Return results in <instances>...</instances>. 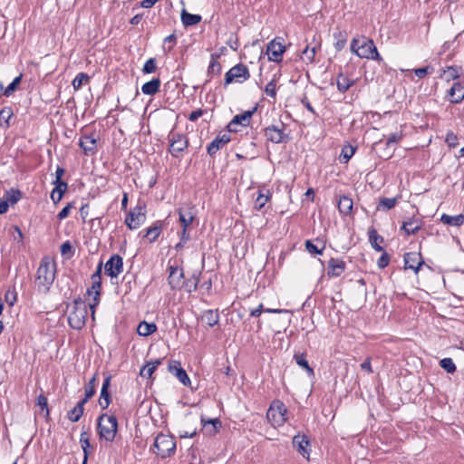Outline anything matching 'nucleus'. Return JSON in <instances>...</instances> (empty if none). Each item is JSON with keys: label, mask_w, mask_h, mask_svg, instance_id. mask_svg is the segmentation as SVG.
<instances>
[{"label": "nucleus", "mask_w": 464, "mask_h": 464, "mask_svg": "<svg viewBox=\"0 0 464 464\" xmlns=\"http://www.w3.org/2000/svg\"><path fill=\"white\" fill-rule=\"evenodd\" d=\"M56 273V265L50 257L42 258L36 273L35 284L39 292L46 294L53 285Z\"/></svg>", "instance_id": "1"}, {"label": "nucleus", "mask_w": 464, "mask_h": 464, "mask_svg": "<svg viewBox=\"0 0 464 464\" xmlns=\"http://www.w3.org/2000/svg\"><path fill=\"white\" fill-rule=\"evenodd\" d=\"M351 50L360 58L382 61V57L378 53L374 42L371 39H353L351 43Z\"/></svg>", "instance_id": "2"}, {"label": "nucleus", "mask_w": 464, "mask_h": 464, "mask_svg": "<svg viewBox=\"0 0 464 464\" xmlns=\"http://www.w3.org/2000/svg\"><path fill=\"white\" fill-rule=\"evenodd\" d=\"M87 314V305L85 302L81 297L76 298L69 312V325L72 329L81 330L85 325Z\"/></svg>", "instance_id": "3"}, {"label": "nucleus", "mask_w": 464, "mask_h": 464, "mask_svg": "<svg viewBox=\"0 0 464 464\" xmlns=\"http://www.w3.org/2000/svg\"><path fill=\"white\" fill-rule=\"evenodd\" d=\"M98 433L106 441H113L118 431V420L113 415L102 414L98 418Z\"/></svg>", "instance_id": "4"}, {"label": "nucleus", "mask_w": 464, "mask_h": 464, "mask_svg": "<svg viewBox=\"0 0 464 464\" xmlns=\"http://www.w3.org/2000/svg\"><path fill=\"white\" fill-rule=\"evenodd\" d=\"M153 452L161 459L169 458L174 455L176 451L175 438L169 434L159 433L153 443Z\"/></svg>", "instance_id": "5"}, {"label": "nucleus", "mask_w": 464, "mask_h": 464, "mask_svg": "<svg viewBox=\"0 0 464 464\" xmlns=\"http://www.w3.org/2000/svg\"><path fill=\"white\" fill-rule=\"evenodd\" d=\"M287 410L281 401H274L270 405L266 418L274 427H280L286 421Z\"/></svg>", "instance_id": "6"}, {"label": "nucleus", "mask_w": 464, "mask_h": 464, "mask_svg": "<svg viewBox=\"0 0 464 464\" xmlns=\"http://www.w3.org/2000/svg\"><path fill=\"white\" fill-rule=\"evenodd\" d=\"M168 140L169 142V152L172 157L179 158L188 146L186 135L170 131Z\"/></svg>", "instance_id": "7"}, {"label": "nucleus", "mask_w": 464, "mask_h": 464, "mask_svg": "<svg viewBox=\"0 0 464 464\" xmlns=\"http://www.w3.org/2000/svg\"><path fill=\"white\" fill-rule=\"evenodd\" d=\"M249 78L250 72L248 68L243 63H238L226 72L224 85L227 86L233 82L242 83L247 81Z\"/></svg>", "instance_id": "8"}, {"label": "nucleus", "mask_w": 464, "mask_h": 464, "mask_svg": "<svg viewBox=\"0 0 464 464\" xmlns=\"http://www.w3.org/2000/svg\"><path fill=\"white\" fill-rule=\"evenodd\" d=\"M146 220V207L145 205H138L131 209L125 218L126 226L130 229L139 228Z\"/></svg>", "instance_id": "9"}, {"label": "nucleus", "mask_w": 464, "mask_h": 464, "mask_svg": "<svg viewBox=\"0 0 464 464\" xmlns=\"http://www.w3.org/2000/svg\"><path fill=\"white\" fill-rule=\"evenodd\" d=\"M306 42L307 44L302 51L301 58L304 62L311 63L314 61V56L317 51L321 49V36L317 34H313L311 41H308V38H306Z\"/></svg>", "instance_id": "10"}, {"label": "nucleus", "mask_w": 464, "mask_h": 464, "mask_svg": "<svg viewBox=\"0 0 464 464\" xmlns=\"http://www.w3.org/2000/svg\"><path fill=\"white\" fill-rule=\"evenodd\" d=\"M123 271V259L118 255H112L104 265V273L111 279L116 278Z\"/></svg>", "instance_id": "11"}, {"label": "nucleus", "mask_w": 464, "mask_h": 464, "mask_svg": "<svg viewBox=\"0 0 464 464\" xmlns=\"http://www.w3.org/2000/svg\"><path fill=\"white\" fill-rule=\"evenodd\" d=\"M256 111V108H254L253 110L246 111L241 114L235 115L231 121L227 124L228 131L237 132V125H241L243 127L248 126L250 124L251 118Z\"/></svg>", "instance_id": "12"}, {"label": "nucleus", "mask_w": 464, "mask_h": 464, "mask_svg": "<svg viewBox=\"0 0 464 464\" xmlns=\"http://www.w3.org/2000/svg\"><path fill=\"white\" fill-rule=\"evenodd\" d=\"M278 38L272 40L266 46V53L269 61L275 63H280L282 61V55L285 52V46L281 41H277Z\"/></svg>", "instance_id": "13"}, {"label": "nucleus", "mask_w": 464, "mask_h": 464, "mask_svg": "<svg viewBox=\"0 0 464 464\" xmlns=\"http://www.w3.org/2000/svg\"><path fill=\"white\" fill-rule=\"evenodd\" d=\"M265 136L267 140L273 143H283L289 140V136L285 133L284 128H279L276 125H271L265 130Z\"/></svg>", "instance_id": "14"}, {"label": "nucleus", "mask_w": 464, "mask_h": 464, "mask_svg": "<svg viewBox=\"0 0 464 464\" xmlns=\"http://www.w3.org/2000/svg\"><path fill=\"white\" fill-rule=\"evenodd\" d=\"M423 264L420 253L410 252L404 255V269H412L417 274Z\"/></svg>", "instance_id": "15"}, {"label": "nucleus", "mask_w": 464, "mask_h": 464, "mask_svg": "<svg viewBox=\"0 0 464 464\" xmlns=\"http://www.w3.org/2000/svg\"><path fill=\"white\" fill-rule=\"evenodd\" d=\"M169 285L171 289H181L184 278L183 269L179 266H169Z\"/></svg>", "instance_id": "16"}, {"label": "nucleus", "mask_w": 464, "mask_h": 464, "mask_svg": "<svg viewBox=\"0 0 464 464\" xmlns=\"http://www.w3.org/2000/svg\"><path fill=\"white\" fill-rule=\"evenodd\" d=\"M230 135L227 133H224L222 135H218L207 147V152L210 157H214L216 153L223 149L229 141Z\"/></svg>", "instance_id": "17"}, {"label": "nucleus", "mask_w": 464, "mask_h": 464, "mask_svg": "<svg viewBox=\"0 0 464 464\" xmlns=\"http://www.w3.org/2000/svg\"><path fill=\"white\" fill-rule=\"evenodd\" d=\"M293 447L306 459L310 457V442L305 435L296 434L293 438Z\"/></svg>", "instance_id": "18"}, {"label": "nucleus", "mask_w": 464, "mask_h": 464, "mask_svg": "<svg viewBox=\"0 0 464 464\" xmlns=\"http://www.w3.org/2000/svg\"><path fill=\"white\" fill-rule=\"evenodd\" d=\"M168 370L170 373L174 374L179 381L185 386L190 385V379L186 371L180 366L178 361H172L169 363Z\"/></svg>", "instance_id": "19"}, {"label": "nucleus", "mask_w": 464, "mask_h": 464, "mask_svg": "<svg viewBox=\"0 0 464 464\" xmlns=\"http://www.w3.org/2000/svg\"><path fill=\"white\" fill-rule=\"evenodd\" d=\"M162 229V221L157 220L152 224L151 227L140 231V235H142V237L147 238L150 243H153L159 238Z\"/></svg>", "instance_id": "20"}, {"label": "nucleus", "mask_w": 464, "mask_h": 464, "mask_svg": "<svg viewBox=\"0 0 464 464\" xmlns=\"http://www.w3.org/2000/svg\"><path fill=\"white\" fill-rule=\"evenodd\" d=\"M346 264L343 260L332 257L328 261L327 275L330 277H338L344 272Z\"/></svg>", "instance_id": "21"}, {"label": "nucleus", "mask_w": 464, "mask_h": 464, "mask_svg": "<svg viewBox=\"0 0 464 464\" xmlns=\"http://www.w3.org/2000/svg\"><path fill=\"white\" fill-rule=\"evenodd\" d=\"M102 281L92 282V286L87 289V295H93V303L90 304L92 315L94 316L95 307L99 304L101 300Z\"/></svg>", "instance_id": "22"}, {"label": "nucleus", "mask_w": 464, "mask_h": 464, "mask_svg": "<svg viewBox=\"0 0 464 464\" xmlns=\"http://www.w3.org/2000/svg\"><path fill=\"white\" fill-rule=\"evenodd\" d=\"M97 140L91 135H83L79 140V146L82 149L84 154L93 155L96 152Z\"/></svg>", "instance_id": "23"}, {"label": "nucleus", "mask_w": 464, "mask_h": 464, "mask_svg": "<svg viewBox=\"0 0 464 464\" xmlns=\"http://www.w3.org/2000/svg\"><path fill=\"white\" fill-rule=\"evenodd\" d=\"M111 375H108L106 376V378L104 379L103 381V383H102V390H101V394H100V398H99V404L100 406L102 407V409H107L111 403V395L109 393V387H110V384H111Z\"/></svg>", "instance_id": "24"}, {"label": "nucleus", "mask_w": 464, "mask_h": 464, "mask_svg": "<svg viewBox=\"0 0 464 464\" xmlns=\"http://www.w3.org/2000/svg\"><path fill=\"white\" fill-rule=\"evenodd\" d=\"M450 101L459 103L464 100V86L460 82H455L448 92Z\"/></svg>", "instance_id": "25"}, {"label": "nucleus", "mask_w": 464, "mask_h": 464, "mask_svg": "<svg viewBox=\"0 0 464 464\" xmlns=\"http://www.w3.org/2000/svg\"><path fill=\"white\" fill-rule=\"evenodd\" d=\"M201 423H202L203 429L205 430V433L209 436L215 435L221 428V421L218 418L206 420L202 416Z\"/></svg>", "instance_id": "26"}, {"label": "nucleus", "mask_w": 464, "mask_h": 464, "mask_svg": "<svg viewBox=\"0 0 464 464\" xmlns=\"http://www.w3.org/2000/svg\"><path fill=\"white\" fill-rule=\"evenodd\" d=\"M368 235H369V241H370L372 248L377 252L383 251L384 249L381 246V244L383 243L384 239L382 236H380L377 233L376 229L373 227H371L368 231Z\"/></svg>", "instance_id": "27"}, {"label": "nucleus", "mask_w": 464, "mask_h": 464, "mask_svg": "<svg viewBox=\"0 0 464 464\" xmlns=\"http://www.w3.org/2000/svg\"><path fill=\"white\" fill-rule=\"evenodd\" d=\"M180 17L182 24L186 27L196 25L199 24L202 19L201 15L189 14L186 9H182Z\"/></svg>", "instance_id": "28"}, {"label": "nucleus", "mask_w": 464, "mask_h": 464, "mask_svg": "<svg viewBox=\"0 0 464 464\" xmlns=\"http://www.w3.org/2000/svg\"><path fill=\"white\" fill-rule=\"evenodd\" d=\"M160 80L154 78L141 86V92L146 95H154L160 91Z\"/></svg>", "instance_id": "29"}, {"label": "nucleus", "mask_w": 464, "mask_h": 464, "mask_svg": "<svg viewBox=\"0 0 464 464\" xmlns=\"http://www.w3.org/2000/svg\"><path fill=\"white\" fill-rule=\"evenodd\" d=\"M178 212L179 222L181 223L182 227H188L195 218V216L192 213L191 208H179Z\"/></svg>", "instance_id": "30"}, {"label": "nucleus", "mask_w": 464, "mask_h": 464, "mask_svg": "<svg viewBox=\"0 0 464 464\" xmlns=\"http://www.w3.org/2000/svg\"><path fill=\"white\" fill-rule=\"evenodd\" d=\"M201 320L209 327H213L219 322L218 312L214 310H207L203 313Z\"/></svg>", "instance_id": "31"}, {"label": "nucleus", "mask_w": 464, "mask_h": 464, "mask_svg": "<svg viewBox=\"0 0 464 464\" xmlns=\"http://www.w3.org/2000/svg\"><path fill=\"white\" fill-rule=\"evenodd\" d=\"M353 199L347 196L340 197L338 200V209L340 213L343 215H350L353 209Z\"/></svg>", "instance_id": "32"}, {"label": "nucleus", "mask_w": 464, "mask_h": 464, "mask_svg": "<svg viewBox=\"0 0 464 464\" xmlns=\"http://www.w3.org/2000/svg\"><path fill=\"white\" fill-rule=\"evenodd\" d=\"M157 331V325L154 323L142 321L137 327V333L140 336H149Z\"/></svg>", "instance_id": "33"}, {"label": "nucleus", "mask_w": 464, "mask_h": 464, "mask_svg": "<svg viewBox=\"0 0 464 464\" xmlns=\"http://www.w3.org/2000/svg\"><path fill=\"white\" fill-rule=\"evenodd\" d=\"M337 89L341 92H345L349 90L350 87H352L355 81L350 79L347 75L343 74V72H340L337 76Z\"/></svg>", "instance_id": "34"}, {"label": "nucleus", "mask_w": 464, "mask_h": 464, "mask_svg": "<svg viewBox=\"0 0 464 464\" xmlns=\"http://www.w3.org/2000/svg\"><path fill=\"white\" fill-rule=\"evenodd\" d=\"M440 220L446 225L459 227L464 223V215L459 214L457 216H450L443 214L440 218Z\"/></svg>", "instance_id": "35"}, {"label": "nucleus", "mask_w": 464, "mask_h": 464, "mask_svg": "<svg viewBox=\"0 0 464 464\" xmlns=\"http://www.w3.org/2000/svg\"><path fill=\"white\" fill-rule=\"evenodd\" d=\"M420 228V222L416 219H411L402 223L401 230L404 231L407 236L414 235Z\"/></svg>", "instance_id": "36"}, {"label": "nucleus", "mask_w": 464, "mask_h": 464, "mask_svg": "<svg viewBox=\"0 0 464 464\" xmlns=\"http://www.w3.org/2000/svg\"><path fill=\"white\" fill-rule=\"evenodd\" d=\"M84 405V403H82V401H79L75 407L68 411V419L72 422L78 421L83 414Z\"/></svg>", "instance_id": "37"}, {"label": "nucleus", "mask_w": 464, "mask_h": 464, "mask_svg": "<svg viewBox=\"0 0 464 464\" xmlns=\"http://www.w3.org/2000/svg\"><path fill=\"white\" fill-rule=\"evenodd\" d=\"M294 358L295 360V362L302 368H304L309 376H314V372L312 367H310L308 361L306 360V357L304 353H295L294 355Z\"/></svg>", "instance_id": "38"}, {"label": "nucleus", "mask_w": 464, "mask_h": 464, "mask_svg": "<svg viewBox=\"0 0 464 464\" xmlns=\"http://www.w3.org/2000/svg\"><path fill=\"white\" fill-rule=\"evenodd\" d=\"M199 276L196 274H193L191 277L183 281L182 288H184L186 292L191 293L197 290Z\"/></svg>", "instance_id": "39"}, {"label": "nucleus", "mask_w": 464, "mask_h": 464, "mask_svg": "<svg viewBox=\"0 0 464 464\" xmlns=\"http://www.w3.org/2000/svg\"><path fill=\"white\" fill-rule=\"evenodd\" d=\"M461 67L459 66H449L443 70V74L447 82L456 80L459 78Z\"/></svg>", "instance_id": "40"}, {"label": "nucleus", "mask_w": 464, "mask_h": 464, "mask_svg": "<svg viewBox=\"0 0 464 464\" xmlns=\"http://www.w3.org/2000/svg\"><path fill=\"white\" fill-rule=\"evenodd\" d=\"M80 443H81V446H82V449L83 454H84L82 464H86L87 459H88V455H89L88 449L91 446L90 445L89 437H88V433L86 431H82L81 433Z\"/></svg>", "instance_id": "41"}, {"label": "nucleus", "mask_w": 464, "mask_h": 464, "mask_svg": "<svg viewBox=\"0 0 464 464\" xmlns=\"http://www.w3.org/2000/svg\"><path fill=\"white\" fill-rule=\"evenodd\" d=\"M218 57H219V55L217 53H212L210 55L211 60H210L209 66L208 68V74H210V73L220 74L222 66L218 62Z\"/></svg>", "instance_id": "42"}, {"label": "nucleus", "mask_w": 464, "mask_h": 464, "mask_svg": "<svg viewBox=\"0 0 464 464\" xmlns=\"http://www.w3.org/2000/svg\"><path fill=\"white\" fill-rule=\"evenodd\" d=\"M356 151V147H353L352 145H346L342 149L341 154H340V160L343 163H347L350 159L354 155Z\"/></svg>", "instance_id": "43"}, {"label": "nucleus", "mask_w": 464, "mask_h": 464, "mask_svg": "<svg viewBox=\"0 0 464 464\" xmlns=\"http://www.w3.org/2000/svg\"><path fill=\"white\" fill-rule=\"evenodd\" d=\"M14 115V112H13V110L11 107L7 106V107H4L1 111H0V125L2 126L3 123L5 124V127H9L10 126V119L13 117Z\"/></svg>", "instance_id": "44"}, {"label": "nucleus", "mask_w": 464, "mask_h": 464, "mask_svg": "<svg viewBox=\"0 0 464 464\" xmlns=\"http://www.w3.org/2000/svg\"><path fill=\"white\" fill-rule=\"evenodd\" d=\"M270 198H271V193H270L269 189H266V194L262 193V191L260 190L258 193V196L256 199V202H255V208L257 210H260L266 204V202L270 199Z\"/></svg>", "instance_id": "45"}, {"label": "nucleus", "mask_w": 464, "mask_h": 464, "mask_svg": "<svg viewBox=\"0 0 464 464\" xmlns=\"http://www.w3.org/2000/svg\"><path fill=\"white\" fill-rule=\"evenodd\" d=\"M334 37L336 40L334 47L337 51H341L346 44L347 34L345 32H338L334 34Z\"/></svg>", "instance_id": "46"}, {"label": "nucleus", "mask_w": 464, "mask_h": 464, "mask_svg": "<svg viewBox=\"0 0 464 464\" xmlns=\"http://www.w3.org/2000/svg\"><path fill=\"white\" fill-rule=\"evenodd\" d=\"M397 198H382L379 201L378 209L390 210L395 207Z\"/></svg>", "instance_id": "47"}, {"label": "nucleus", "mask_w": 464, "mask_h": 464, "mask_svg": "<svg viewBox=\"0 0 464 464\" xmlns=\"http://www.w3.org/2000/svg\"><path fill=\"white\" fill-rule=\"evenodd\" d=\"M53 184L55 185V188L53 189V191L57 194V199L55 201L60 202L63 194L67 190L68 185L64 181H53Z\"/></svg>", "instance_id": "48"}, {"label": "nucleus", "mask_w": 464, "mask_h": 464, "mask_svg": "<svg viewBox=\"0 0 464 464\" xmlns=\"http://www.w3.org/2000/svg\"><path fill=\"white\" fill-rule=\"evenodd\" d=\"M21 197V191L16 188H11L5 192V201H7V203L10 202L11 204H15L20 200Z\"/></svg>", "instance_id": "49"}, {"label": "nucleus", "mask_w": 464, "mask_h": 464, "mask_svg": "<svg viewBox=\"0 0 464 464\" xmlns=\"http://www.w3.org/2000/svg\"><path fill=\"white\" fill-rule=\"evenodd\" d=\"M90 80V76L85 72H79L72 81V86L75 90H79L83 82H87Z\"/></svg>", "instance_id": "50"}, {"label": "nucleus", "mask_w": 464, "mask_h": 464, "mask_svg": "<svg viewBox=\"0 0 464 464\" xmlns=\"http://www.w3.org/2000/svg\"><path fill=\"white\" fill-rule=\"evenodd\" d=\"M440 365L449 373H453L456 372V365L451 358H443L440 360Z\"/></svg>", "instance_id": "51"}, {"label": "nucleus", "mask_w": 464, "mask_h": 464, "mask_svg": "<svg viewBox=\"0 0 464 464\" xmlns=\"http://www.w3.org/2000/svg\"><path fill=\"white\" fill-rule=\"evenodd\" d=\"M177 43V36L171 34L164 39L163 50L165 53H169Z\"/></svg>", "instance_id": "52"}, {"label": "nucleus", "mask_w": 464, "mask_h": 464, "mask_svg": "<svg viewBox=\"0 0 464 464\" xmlns=\"http://www.w3.org/2000/svg\"><path fill=\"white\" fill-rule=\"evenodd\" d=\"M22 79V75L15 77L13 82L4 90L3 94L9 97L17 89Z\"/></svg>", "instance_id": "53"}, {"label": "nucleus", "mask_w": 464, "mask_h": 464, "mask_svg": "<svg viewBox=\"0 0 464 464\" xmlns=\"http://www.w3.org/2000/svg\"><path fill=\"white\" fill-rule=\"evenodd\" d=\"M265 92L267 96L275 99L276 96V79L274 77L265 88Z\"/></svg>", "instance_id": "54"}, {"label": "nucleus", "mask_w": 464, "mask_h": 464, "mask_svg": "<svg viewBox=\"0 0 464 464\" xmlns=\"http://www.w3.org/2000/svg\"><path fill=\"white\" fill-rule=\"evenodd\" d=\"M60 252L62 256H67L68 257H71L74 254V250L72 248V246L69 240L63 242L60 246Z\"/></svg>", "instance_id": "55"}, {"label": "nucleus", "mask_w": 464, "mask_h": 464, "mask_svg": "<svg viewBox=\"0 0 464 464\" xmlns=\"http://www.w3.org/2000/svg\"><path fill=\"white\" fill-rule=\"evenodd\" d=\"M324 244H323L321 248H318L316 245H314L311 240L305 241V248L310 254H318L321 255L324 249Z\"/></svg>", "instance_id": "56"}, {"label": "nucleus", "mask_w": 464, "mask_h": 464, "mask_svg": "<svg viewBox=\"0 0 464 464\" xmlns=\"http://www.w3.org/2000/svg\"><path fill=\"white\" fill-rule=\"evenodd\" d=\"M36 405L40 407L42 411H45L46 416L49 415L48 400L43 393L38 395L36 399Z\"/></svg>", "instance_id": "57"}, {"label": "nucleus", "mask_w": 464, "mask_h": 464, "mask_svg": "<svg viewBox=\"0 0 464 464\" xmlns=\"http://www.w3.org/2000/svg\"><path fill=\"white\" fill-rule=\"evenodd\" d=\"M156 69H157L156 59L150 58L149 60H147V62L143 65L142 72L144 73H152L156 71Z\"/></svg>", "instance_id": "58"}, {"label": "nucleus", "mask_w": 464, "mask_h": 464, "mask_svg": "<svg viewBox=\"0 0 464 464\" xmlns=\"http://www.w3.org/2000/svg\"><path fill=\"white\" fill-rule=\"evenodd\" d=\"M96 388L91 385L84 386V398L81 400L82 403L86 404L87 401L95 394Z\"/></svg>", "instance_id": "59"}, {"label": "nucleus", "mask_w": 464, "mask_h": 464, "mask_svg": "<svg viewBox=\"0 0 464 464\" xmlns=\"http://www.w3.org/2000/svg\"><path fill=\"white\" fill-rule=\"evenodd\" d=\"M433 71H434V69L432 66H426V67L415 69L414 74L418 78L421 79V78H424L427 74L432 73Z\"/></svg>", "instance_id": "60"}, {"label": "nucleus", "mask_w": 464, "mask_h": 464, "mask_svg": "<svg viewBox=\"0 0 464 464\" xmlns=\"http://www.w3.org/2000/svg\"><path fill=\"white\" fill-rule=\"evenodd\" d=\"M154 372H155V366H151L149 362H147L146 365H144L140 369V375L141 377L150 378Z\"/></svg>", "instance_id": "61"}, {"label": "nucleus", "mask_w": 464, "mask_h": 464, "mask_svg": "<svg viewBox=\"0 0 464 464\" xmlns=\"http://www.w3.org/2000/svg\"><path fill=\"white\" fill-rule=\"evenodd\" d=\"M445 141L450 148H455L459 145L458 137L452 131H449L447 133Z\"/></svg>", "instance_id": "62"}, {"label": "nucleus", "mask_w": 464, "mask_h": 464, "mask_svg": "<svg viewBox=\"0 0 464 464\" xmlns=\"http://www.w3.org/2000/svg\"><path fill=\"white\" fill-rule=\"evenodd\" d=\"M382 254L380 256V258L378 259L377 265H378L379 268L383 269V268H385L389 265V263H390V256L387 254V252H385L384 250L382 251Z\"/></svg>", "instance_id": "63"}, {"label": "nucleus", "mask_w": 464, "mask_h": 464, "mask_svg": "<svg viewBox=\"0 0 464 464\" xmlns=\"http://www.w3.org/2000/svg\"><path fill=\"white\" fill-rule=\"evenodd\" d=\"M402 138V134L401 132H395L392 133L387 140H386V146L389 147L392 144H397Z\"/></svg>", "instance_id": "64"}]
</instances>
